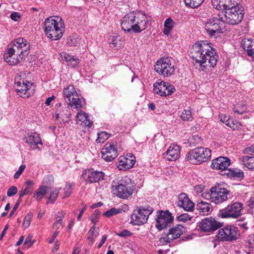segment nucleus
<instances>
[{"label":"nucleus","mask_w":254,"mask_h":254,"mask_svg":"<svg viewBox=\"0 0 254 254\" xmlns=\"http://www.w3.org/2000/svg\"><path fill=\"white\" fill-rule=\"evenodd\" d=\"M190 56L202 70L215 66L218 58L212 44L207 41L195 43L191 48Z\"/></svg>","instance_id":"nucleus-1"},{"label":"nucleus","mask_w":254,"mask_h":254,"mask_svg":"<svg viewBox=\"0 0 254 254\" xmlns=\"http://www.w3.org/2000/svg\"><path fill=\"white\" fill-rule=\"evenodd\" d=\"M148 20L146 15L138 11H133L127 14L121 21L122 29L125 32L140 33L147 27Z\"/></svg>","instance_id":"nucleus-2"},{"label":"nucleus","mask_w":254,"mask_h":254,"mask_svg":"<svg viewBox=\"0 0 254 254\" xmlns=\"http://www.w3.org/2000/svg\"><path fill=\"white\" fill-rule=\"evenodd\" d=\"M29 44L24 38H19L8 46L7 50L4 54L5 62L10 65H15L28 55Z\"/></svg>","instance_id":"nucleus-3"},{"label":"nucleus","mask_w":254,"mask_h":254,"mask_svg":"<svg viewBox=\"0 0 254 254\" xmlns=\"http://www.w3.org/2000/svg\"><path fill=\"white\" fill-rule=\"evenodd\" d=\"M44 29L47 37L51 40H58L63 36L64 31V20L60 17H50L44 22Z\"/></svg>","instance_id":"nucleus-4"},{"label":"nucleus","mask_w":254,"mask_h":254,"mask_svg":"<svg viewBox=\"0 0 254 254\" xmlns=\"http://www.w3.org/2000/svg\"><path fill=\"white\" fill-rule=\"evenodd\" d=\"M135 185L128 177H123L119 181H113L111 190L114 194L122 199H127L132 195Z\"/></svg>","instance_id":"nucleus-5"},{"label":"nucleus","mask_w":254,"mask_h":254,"mask_svg":"<svg viewBox=\"0 0 254 254\" xmlns=\"http://www.w3.org/2000/svg\"><path fill=\"white\" fill-rule=\"evenodd\" d=\"M220 14L222 15V20L224 23L237 25L243 19L244 7L237 2V3L231 5L230 7L226 9L224 12L220 11Z\"/></svg>","instance_id":"nucleus-6"},{"label":"nucleus","mask_w":254,"mask_h":254,"mask_svg":"<svg viewBox=\"0 0 254 254\" xmlns=\"http://www.w3.org/2000/svg\"><path fill=\"white\" fill-rule=\"evenodd\" d=\"M211 157V151L207 148L196 147L190 150L186 156V160L192 164H200Z\"/></svg>","instance_id":"nucleus-7"},{"label":"nucleus","mask_w":254,"mask_h":254,"mask_svg":"<svg viewBox=\"0 0 254 254\" xmlns=\"http://www.w3.org/2000/svg\"><path fill=\"white\" fill-rule=\"evenodd\" d=\"M155 71L164 76H169L175 72V61L170 57L162 58L154 65Z\"/></svg>","instance_id":"nucleus-8"},{"label":"nucleus","mask_w":254,"mask_h":254,"mask_svg":"<svg viewBox=\"0 0 254 254\" xmlns=\"http://www.w3.org/2000/svg\"><path fill=\"white\" fill-rule=\"evenodd\" d=\"M240 232L238 228L234 225H227L219 229L216 238L220 242H233L240 237Z\"/></svg>","instance_id":"nucleus-9"},{"label":"nucleus","mask_w":254,"mask_h":254,"mask_svg":"<svg viewBox=\"0 0 254 254\" xmlns=\"http://www.w3.org/2000/svg\"><path fill=\"white\" fill-rule=\"evenodd\" d=\"M222 20V15L220 11L216 15L209 19L205 23V29L207 33L210 36H215L216 33H223L224 27V22Z\"/></svg>","instance_id":"nucleus-10"},{"label":"nucleus","mask_w":254,"mask_h":254,"mask_svg":"<svg viewBox=\"0 0 254 254\" xmlns=\"http://www.w3.org/2000/svg\"><path fill=\"white\" fill-rule=\"evenodd\" d=\"M229 191L225 188L213 187L210 192L203 193L202 196L206 199H209L215 204H220L228 199Z\"/></svg>","instance_id":"nucleus-11"},{"label":"nucleus","mask_w":254,"mask_h":254,"mask_svg":"<svg viewBox=\"0 0 254 254\" xmlns=\"http://www.w3.org/2000/svg\"><path fill=\"white\" fill-rule=\"evenodd\" d=\"M153 211L150 206H139L133 211L131 216V222L135 225H140L147 222L149 216Z\"/></svg>","instance_id":"nucleus-12"},{"label":"nucleus","mask_w":254,"mask_h":254,"mask_svg":"<svg viewBox=\"0 0 254 254\" xmlns=\"http://www.w3.org/2000/svg\"><path fill=\"white\" fill-rule=\"evenodd\" d=\"M63 93L65 101L71 107H74L77 110L82 107V101L73 86L69 85L65 88Z\"/></svg>","instance_id":"nucleus-13"},{"label":"nucleus","mask_w":254,"mask_h":254,"mask_svg":"<svg viewBox=\"0 0 254 254\" xmlns=\"http://www.w3.org/2000/svg\"><path fill=\"white\" fill-rule=\"evenodd\" d=\"M243 208L242 203L235 202L228 205L224 209L220 210L219 216L222 218H237L241 215Z\"/></svg>","instance_id":"nucleus-14"},{"label":"nucleus","mask_w":254,"mask_h":254,"mask_svg":"<svg viewBox=\"0 0 254 254\" xmlns=\"http://www.w3.org/2000/svg\"><path fill=\"white\" fill-rule=\"evenodd\" d=\"M69 105L68 104H62L61 103L56 105V110L53 117L62 125L67 123L71 115Z\"/></svg>","instance_id":"nucleus-15"},{"label":"nucleus","mask_w":254,"mask_h":254,"mask_svg":"<svg viewBox=\"0 0 254 254\" xmlns=\"http://www.w3.org/2000/svg\"><path fill=\"white\" fill-rule=\"evenodd\" d=\"M186 228L180 224L171 228L165 237L160 239V242L166 245L171 243L172 241L179 238L181 235L186 232Z\"/></svg>","instance_id":"nucleus-16"},{"label":"nucleus","mask_w":254,"mask_h":254,"mask_svg":"<svg viewBox=\"0 0 254 254\" xmlns=\"http://www.w3.org/2000/svg\"><path fill=\"white\" fill-rule=\"evenodd\" d=\"M174 217L168 211H159L157 212L156 218V227L159 230H161L167 226H170L173 223Z\"/></svg>","instance_id":"nucleus-17"},{"label":"nucleus","mask_w":254,"mask_h":254,"mask_svg":"<svg viewBox=\"0 0 254 254\" xmlns=\"http://www.w3.org/2000/svg\"><path fill=\"white\" fill-rule=\"evenodd\" d=\"M32 86V83L22 79L21 75L15 78L14 88L18 95L22 98L28 97L30 94L28 90Z\"/></svg>","instance_id":"nucleus-18"},{"label":"nucleus","mask_w":254,"mask_h":254,"mask_svg":"<svg viewBox=\"0 0 254 254\" xmlns=\"http://www.w3.org/2000/svg\"><path fill=\"white\" fill-rule=\"evenodd\" d=\"M153 91L155 94L165 97L173 93L175 88L169 82L159 80L154 84Z\"/></svg>","instance_id":"nucleus-19"},{"label":"nucleus","mask_w":254,"mask_h":254,"mask_svg":"<svg viewBox=\"0 0 254 254\" xmlns=\"http://www.w3.org/2000/svg\"><path fill=\"white\" fill-rule=\"evenodd\" d=\"M221 226L220 222L211 217L202 219L197 224L199 229L204 232L215 231L219 228Z\"/></svg>","instance_id":"nucleus-20"},{"label":"nucleus","mask_w":254,"mask_h":254,"mask_svg":"<svg viewBox=\"0 0 254 254\" xmlns=\"http://www.w3.org/2000/svg\"><path fill=\"white\" fill-rule=\"evenodd\" d=\"M104 173L102 171H94L93 169H86L83 171L82 176L86 183L98 182L104 179Z\"/></svg>","instance_id":"nucleus-21"},{"label":"nucleus","mask_w":254,"mask_h":254,"mask_svg":"<svg viewBox=\"0 0 254 254\" xmlns=\"http://www.w3.org/2000/svg\"><path fill=\"white\" fill-rule=\"evenodd\" d=\"M116 142L106 143L102 149V158L107 162H111L118 156Z\"/></svg>","instance_id":"nucleus-22"},{"label":"nucleus","mask_w":254,"mask_h":254,"mask_svg":"<svg viewBox=\"0 0 254 254\" xmlns=\"http://www.w3.org/2000/svg\"><path fill=\"white\" fill-rule=\"evenodd\" d=\"M24 142L26 143L30 149L32 150L38 149L41 150V148L38 146V144L42 145V139L40 135L36 132L28 133L23 138Z\"/></svg>","instance_id":"nucleus-23"},{"label":"nucleus","mask_w":254,"mask_h":254,"mask_svg":"<svg viewBox=\"0 0 254 254\" xmlns=\"http://www.w3.org/2000/svg\"><path fill=\"white\" fill-rule=\"evenodd\" d=\"M176 204L185 211L188 212H192L194 209V203L185 193H181L178 196Z\"/></svg>","instance_id":"nucleus-24"},{"label":"nucleus","mask_w":254,"mask_h":254,"mask_svg":"<svg viewBox=\"0 0 254 254\" xmlns=\"http://www.w3.org/2000/svg\"><path fill=\"white\" fill-rule=\"evenodd\" d=\"M230 160L227 157H219L212 160L211 167L213 169L223 171L230 166Z\"/></svg>","instance_id":"nucleus-25"},{"label":"nucleus","mask_w":254,"mask_h":254,"mask_svg":"<svg viewBox=\"0 0 254 254\" xmlns=\"http://www.w3.org/2000/svg\"><path fill=\"white\" fill-rule=\"evenodd\" d=\"M239 0H211L212 6L215 9L218 10H224L231 6L235 3H237V2H239Z\"/></svg>","instance_id":"nucleus-26"},{"label":"nucleus","mask_w":254,"mask_h":254,"mask_svg":"<svg viewBox=\"0 0 254 254\" xmlns=\"http://www.w3.org/2000/svg\"><path fill=\"white\" fill-rule=\"evenodd\" d=\"M181 149V147L177 144H171L166 152L167 159L170 161L176 160L180 157Z\"/></svg>","instance_id":"nucleus-27"},{"label":"nucleus","mask_w":254,"mask_h":254,"mask_svg":"<svg viewBox=\"0 0 254 254\" xmlns=\"http://www.w3.org/2000/svg\"><path fill=\"white\" fill-rule=\"evenodd\" d=\"M135 157L131 156L130 158L123 157L120 159L119 168L120 170H127L133 167L135 164Z\"/></svg>","instance_id":"nucleus-28"},{"label":"nucleus","mask_w":254,"mask_h":254,"mask_svg":"<svg viewBox=\"0 0 254 254\" xmlns=\"http://www.w3.org/2000/svg\"><path fill=\"white\" fill-rule=\"evenodd\" d=\"M196 209L199 213L205 215L210 213L212 208L210 203L201 201L196 204Z\"/></svg>","instance_id":"nucleus-29"},{"label":"nucleus","mask_w":254,"mask_h":254,"mask_svg":"<svg viewBox=\"0 0 254 254\" xmlns=\"http://www.w3.org/2000/svg\"><path fill=\"white\" fill-rule=\"evenodd\" d=\"M241 46L247 52V55H253L254 53V42L251 39H244L241 42Z\"/></svg>","instance_id":"nucleus-30"},{"label":"nucleus","mask_w":254,"mask_h":254,"mask_svg":"<svg viewBox=\"0 0 254 254\" xmlns=\"http://www.w3.org/2000/svg\"><path fill=\"white\" fill-rule=\"evenodd\" d=\"M62 59L66 61L68 65L71 67L76 66L79 63V60L78 58H74L73 56L64 53L61 55Z\"/></svg>","instance_id":"nucleus-31"},{"label":"nucleus","mask_w":254,"mask_h":254,"mask_svg":"<svg viewBox=\"0 0 254 254\" xmlns=\"http://www.w3.org/2000/svg\"><path fill=\"white\" fill-rule=\"evenodd\" d=\"M243 164L249 170L254 169V156L246 155L240 158Z\"/></svg>","instance_id":"nucleus-32"},{"label":"nucleus","mask_w":254,"mask_h":254,"mask_svg":"<svg viewBox=\"0 0 254 254\" xmlns=\"http://www.w3.org/2000/svg\"><path fill=\"white\" fill-rule=\"evenodd\" d=\"M77 124L78 122H81L84 124V125L88 127L91 126L92 122L89 119V117L87 114L85 112L81 111L79 112L76 116Z\"/></svg>","instance_id":"nucleus-33"},{"label":"nucleus","mask_w":254,"mask_h":254,"mask_svg":"<svg viewBox=\"0 0 254 254\" xmlns=\"http://www.w3.org/2000/svg\"><path fill=\"white\" fill-rule=\"evenodd\" d=\"M65 214L66 212L63 210H61L58 212L56 215V217L55 218V223L53 225V227L54 229H59L62 227L63 223V218L64 217Z\"/></svg>","instance_id":"nucleus-34"},{"label":"nucleus","mask_w":254,"mask_h":254,"mask_svg":"<svg viewBox=\"0 0 254 254\" xmlns=\"http://www.w3.org/2000/svg\"><path fill=\"white\" fill-rule=\"evenodd\" d=\"M47 188L45 186H40L34 193L33 197L37 201H40L47 193Z\"/></svg>","instance_id":"nucleus-35"},{"label":"nucleus","mask_w":254,"mask_h":254,"mask_svg":"<svg viewBox=\"0 0 254 254\" xmlns=\"http://www.w3.org/2000/svg\"><path fill=\"white\" fill-rule=\"evenodd\" d=\"M174 22L172 18H168L166 19L164 25L163 32L165 35L169 34L170 31L174 27Z\"/></svg>","instance_id":"nucleus-36"},{"label":"nucleus","mask_w":254,"mask_h":254,"mask_svg":"<svg viewBox=\"0 0 254 254\" xmlns=\"http://www.w3.org/2000/svg\"><path fill=\"white\" fill-rule=\"evenodd\" d=\"M80 39L76 34H72L67 39V44L69 46H77L79 43Z\"/></svg>","instance_id":"nucleus-37"},{"label":"nucleus","mask_w":254,"mask_h":254,"mask_svg":"<svg viewBox=\"0 0 254 254\" xmlns=\"http://www.w3.org/2000/svg\"><path fill=\"white\" fill-rule=\"evenodd\" d=\"M122 38L120 36L113 37L112 39V42L110 43V47L120 48L123 46V42L121 41Z\"/></svg>","instance_id":"nucleus-38"},{"label":"nucleus","mask_w":254,"mask_h":254,"mask_svg":"<svg viewBox=\"0 0 254 254\" xmlns=\"http://www.w3.org/2000/svg\"><path fill=\"white\" fill-rule=\"evenodd\" d=\"M180 117L184 121H190L193 119L191 112L190 109H185L182 112Z\"/></svg>","instance_id":"nucleus-39"},{"label":"nucleus","mask_w":254,"mask_h":254,"mask_svg":"<svg viewBox=\"0 0 254 254\" xmlns=\"http://www.w3.org/2000/svg\"><path fill=\"white\" fill-rule=\"evenodd\" d=\"M203 1L204 0H184L186 5L191 8L199 6Z\"/></svg>","instance_id":"nucleus-40"},{"label":"nucleus","mask_w":254,"mask_h":254,"mask_svg":"<svg viewBox=\"0 0 254 254\" xmlns=\"http://www.w3.org/2000/svg\"><path fill=\"white\" fill-rule=\"evenodd\" d=\"M74 186V183H65V187L64 189V198L68 197L72 191V188Z\"/></svg>","instance_id":"nucleus-41"},{"label":"nucleus","mask_w":254,"mask_h":254,"mask_svg":"<svg viewBox=\"0 0 254 254\" xmlns=\"http://www.w3.org/2000/svg\"><path fill=\"white\" fill-rule=\"evenodd\" d=\"M229 174L230 175L237 178H243L244 177V173L243 172L238 169H233L229 170Z\"/></svg>","instance_id":"nucleus-42"},{"label":"nucleus","mask_w":254,"mask_h":254,"mask_svg":"<svg viewBox=\"0 0 254 254\" xmlns=\"http://www.w3.org/2000/svg\"><path fill=\"white\" fill-rule=\"evenodd\" d=\"M226 125L233 130L240 129L241 127V124L240 123L232 119H230L227 123H226Z\"/></svg>","instance_id":"nucleus-43"},{"label":"nucleus","mask_w":254,"mask_h":254,"mask_svg":"<svg viewBox=\"0 0 254 254\" xmlns=\"http://www.w3.org/2000/svg\"><path fill=\"white\" fill-rule=\"evenodd\" d=\"M109 137V134L105 131L98 133V138L96 139V142L97 143H103L105 140L108 139Z\"/></svg>","instance_id":"nucleus-44"},{"label":"nucleus","mask_w":254,"mask_h":254,"mask_svg":"<svg viewBox=\"0 0 254 254\" xmlns=\"http://www.w3.org/2000/svg\"><path fill=\"white\" fill-rule=\"evenodd\" d=\"M192 217L188 213L181 214L176 217V220L179 222H187L190 221Z\"/></svg>","instance_id":"nucleus-45"},{"label":"nucleus","mask_w":254,"mask_h":254,"mask_svg":"<svg viewBox=\"0 0 254 254\" xmlns=\"http://www.w3.org/2000/svg\"><path fill=\"white\" fill-rule=\"evenodd\" d=\"M95 228L94 226L92 227L88 232V240L91 244H92L94 239L98 236V233L95 232Z\"/></svg>","instance_id":"nucleus-46"},{"label":"nucleus","mask_w":254,"mask_h":254,"mask_svg":"<svg viewBox=\"0 0 254 254\" xmlns=\"http://www.w3.org/2000/svg\"><path fill=\"white\" fill-rule=\"evenodd\" d=\"M121 213V209L112 208L108 210L104 213V216L107 217H110L114 215Z\"/></svg>","instance_id":"nucleus-47"},{"label":"nucleus","mask_w":254,"mask_h":254,"mask_svg":"<svg viewBox=\"0 0 254 254\" xmlns=\"http://www.w3.org/2000/svg\"><path fill=\"white\" fill-rule=\"evenodd\" d=\"M61 190L60 188H56L53 191H52L49 197V200L54 203L57 199L58 194Z\"/></svg>","instance_id":"nucleus-48"},{"label":"nucleus","mask_w":254,"mask_h":254,"mask_svg":"<svg viewBox=\"0 0 254 254\" xmlns=\"http://www.w3.org/2000/svg\"><path fill=\"white\" fill-rule=\"evenodd\" d=\"M33 217V214L31 212L28 213L25 217L22 226L24 229H26L30 225V222Z\"/></svg>","instance_id":"nucleus-49"},{"label":"nucleus","mask_w":254,"mask_h":254,"mask_svg":"<svg viewBox=\"0 0 254 254\" xmlns=\"http://www.w3.org/2000/svg\"><path fill=\"white\" fill-rule=\"evenodd\" d=\"M247 110V107L245 104L241 105L240 106L235 107L234 108V112L239 115L243 114Z\"/></svg>","instance_id":"nucleus-50"},{"label":"nucleus","mask_w":254,"mask_h":254,"mask_svg":"<svg viewBox=\"0 0 254 254\" xmlns=\"http://www.w3.org/2000/svg\"><path fill=\"white\" fill-rule=\"evenodd\" d=\"M246 246L249 248H253L254 247V235H249L246 240Z\"/></svg>","instance_id":"nucleus-51"},{"label":"nucleus","mask_w":254,"mask_h":254,"mask_svg":"<svg viewBox=\"0 0 254 254\" xmlns=\"http://www.w3.org/2000/svg\"><path fill=\"white\" fill-rule=\"evenodd\" d=\"M100 214V212L99 209H96L91 216V221L95 225L98 220L99 216Z\"/></svg>","instance_id":"nucleus-52"},{"label":"nucleus","mask_w":254,"mask_h":254,"mask_svg":"<svg viewBox=\"0 0 254 254\" xmlns=\"http://www.w3.org/2000/svg\"><path fill=\"white\" fill-rule=\"evenodd\" d=\"M25 168L26 166L25 165H21V166H20L18 171L14 175V179H18L21 175V174L23 173Z\"/></svg>","instance_id":"nucleus-53"},{"label":"nucleus","mask_w":254,"mask_h":254,"mask_svg":"<svg viewBox=\"0 0 254 254\" xmlns=\"http://www.w3.org/2000/svg\"><path fill=\"white\" fill-rule=\"evenodd\" d=\"M17 192V189L16 187L11 186L7 190V195L8 196H11L14 194H15Z\"/></svg>","instance_id":"nucleus-54"},{"label":"nucleus","mask_w":254,"mask_h":254,"mask_svg":"<svg viewBox=\"0 0 254 254\" xmlns=\"http://www.w3.org/2000/svg\"><path fill=\"white\" fill-rule=\"evenodd\" d=\"M10 17L14 21H19L21 18V15L19 12H13L10 14Z\"/></svg>","instance_id":"nucleus-55"},{"label":"nucleus","mask_w":254,"mask_h":254,"mask_svg":"<svg viewBox=\"0 0 254 254\" xmlns=\"http://www.w3.org/2000/svg\"><path fill=\"white\" fill-rule=\"evenodd\" d=\"M247 206L248 207V211L253 213L254 212V200L252 199L249 200L247 202Z\"/></svg>","instance_id":"nucleus-56"},{"label":"nucleus","mask_w":254,"mask_h":254,"mask_svg":"<svg viewBox=\"0 0 254 254\" xmlns=\"http://www.w3.org/2000/svg\"><path fill=\"white\" fill-rule=\"evenodd\" d=\"M132 234V233L128 230L125 229L122 231V232L117 233V235L118 236L121 237H126L127 236H129Z\"/></svg>","instance_id":"nucleus-57"},{"label":"nucleus","mask_w":254,"mask_h":254,"mask_svg":"<svg viewBox=\"0 0 254 254\" xmlns=\"http://www.w3.org/2000/svg\"><path fill=\"white\" fill-rule=\"evenodd\" d=\"M245 153L248 154L247 155L254 156V144L246 148L245 149Z\"/></svg>","instance_id":"nucleus-58"},{"label":"nucleus","mask_w":254,"mask_h":254,"mask_svg":"<svg viewBox=\"0 0 254 254\" xmlns=\"http://www.w3.org/2000/svg\"><path fill=\"white\" fill-rule=\"evenodd\" d=\"M21 200H17L16 203H15V204L14 205V206L12 208V209L10 211V215H9L10 217L11 216H12L14 214V213L15 212L16 210L17 209L19 205L20 204V203L21 202Z\"/></svg>","instance_id":"nucleus-59"},{"label":"nucleus","mask_w":254,"mask_h":254,"mask_svg":"<svg viewBox=\"0 0 254 254\" xmlns=\"http://www.w3.org/2000/svg\"><path fill=\"white\" fill-rule=\"evenodd\" d=\"M219 117H220V121L224 123H227L228 122V121L230 120V118L227 116H225L223 114H221L220 116H219Z\"/></svg>","instance_id":"nucleus-60"},{"label":"nucleus","mask_w":254,"mask_h":254,"mask_svg":"<svg viewBox=\"0 0 254 254\" xmlns=\"http://www.w3.org/2000/svg\"><path fill=\"white\" fill-rule=\"evenodd\" d=\"M59 234V232L58 231H55L52 236V237L50 239H49V241H48V243L49 244H52L53 243V242L54 241L55 238H56V237L57 236V235H58Z\"/></svg>","instance_id":"nucleus-61"},{"label":"nucleus","mask_w":254,"mask_h":254,"mask_svg":"<svg viewBox=\"0 0 254 254\" xmlns=\"http://www.w3.org/2000/svg\"><path fill=\"white\" fill-rule=\"evenodd\" d=\"M237 224L240 227L244 228L246 230H247L248 229L247 223L240 221L238 222Z\"/></svg>","instance_id":"nucleus-62"},{"label":"nucleus","mask_w":254,"mask_h":254,"mask_svg":"<svg viewBox=\"0 0 254 254\" xmlns=\"http://www.w3.org/2000/svg\"><path fill=\"white\" fill-rule=\"evenodd\" d=\"M55 98V97L53 95L51 97H50L47 99L45 102V104L47 106H49L51 104V102Z\"/></svg>","instance_id":"nucleus-63"},{"label":"nucleus","mask_w":254,"mask_h":254,"mask_svg":"<svg viewBox=\"0 0 254 254\" xmlns=\"http://www.w3.org/2000/svg\"><path fill=\"white\" fill-rule=\"evenodd\" d=\"M107 235H105L103 236L102 240H101L100 243L99 244V245L98 246V248L101 247V246L103 245V244L105 243V242L107 240Z\"/></svg>","instance_id":"nucleus-64"}]
</instances>
